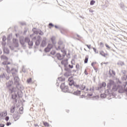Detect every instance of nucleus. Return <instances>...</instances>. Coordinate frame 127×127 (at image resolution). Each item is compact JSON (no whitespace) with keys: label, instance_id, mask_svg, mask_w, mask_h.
<instances>
[{"label":"nucleus","instance_id":"nucleus-42","mask_svg":"<svg viewBox=\"0 0 127 127\" xmlns=\"http://www.w3.org/2000/svg\"><path fill=\"white\" fill-rule=\"evenodd\" d=\"M27 82L29 84V83H31V82H32V79L31 78H29L27 79Z\"/></svg>","mask_w":127,"mask_h":127},{"label":"nucleus","instance_id":"nucleus-37","mask_svg":"<svg viewBox=\"0 0 127 127\" xmlns=\"http://www.w3.org/2000/svg\"><path fill=\"white\" fill-rule=\"evenodd\" d=\"M0 79L5 78V74L4 73H3L2 74L0 75Z\"/></svg>","mask_w":127,"mask_h":127},{"label":"nucleus","instance_id":"nucleus-56","mask_svg":"<svg viewBox=\"0 0 127 127\" xmlns=\"http://www.w3.org/2000/svg\"><path fill=\"white\" fill-rule=\"evenodd\" d=\"M88 48V49H91V45H85Z\"/></svg>","mask_w":127,"mask_h":127},{"label":"nucleus","instance_id":"nucleus-19","mask_svg":"<svg viewBox=\"0 0 127 127\" xmlns=\"http://www.w3.org/2000/svg\"><path fill=\"white\" fill-rule=\"evenodd\" d=\"M6 71L8 74H10L11 73V70H10V67L8 65H6Z\"/></svg>","mask_w":127,"mask_h":127},{"label":"nucleus","instance_id":"nucleus-28","mask_svg":"<svg viewBox=\"0 0 127 127\" xmlns=\"http://www.w3.org/2000/svg\"><path fill=\"white\" fill-rule=\"evenodd\" d=\"M100 55H101L102 56H103V57H105L106 55H107V54L105 53L104 52V51H100Z\"/></svg>","mask_w":127,"mask_h":127},{"label":"nucleus","instance_id":"nucleus-15","mask_svg":"<svg viewBox=\"0 0 127 127\" xmlns=\"http://www.w3.org/2000/svg\"><path fill=\"white\" fill-rule=\"evenodd\" d=\"M8 90L10 94H12V93H15L16 92V88L15 87H12Z\"/></svg>","mask_w":127,"mask_h":127},{"label":"nucleus","instance_id":"nucleus-54","mask_svg":"<svg viewBox=\"0 0 127 127\" xmlns=\"http://www.w3.org/2000/svg\"><path fill=\"white\" fill-rule=\"evenodd\" d=\"M74 87H76V88H77V89H78V88H79V87H80V85H78V84H74Z\"/></svg>","mask_w":127,"mask_h":127},{"label":"nucleus","instance_id":"nucleus-52","mask_svg":"<svg viewBox=\"0 0 127 127\" xmlns=\"http://www.w3.org/2000/svg\"><path fill=\"white\" fill-rule=\"evenodd\" d=\"M68 67L70 68V69H73L74 66L73 65L69 64Z\"/></svg>","mask_w":127,"mask_h":127},{"label":"nucleus","instance_id":"nucleus-64","mask_svg":"<svg viewBox=\"0 0 127 127\" xmlns=\"http://www.w3.org/2000/svg\"><path fill=\"white\" fill-rule=\"evenodd\" d=\"M0 127H4V124H0Z\"/></svg>","mask_w":127,"mask_h":127},{"label":"nucleus","instance_id":"nucleus-30","mask_svg":"<svg viewBox=\"0 0 127 127\" xmlns=\"http://www.w3.org/2000/svg\"><path fill=\"white\" fill-rule=\"evenodd\" d=\"M58 79L59 81H61V82H64V81H65V77H58Z\"/></svg>","mask_w":127,"mask_h":127},{"label":"nucleus","instance_id":"nucleus-25","mask_svg":"<svg viewBox=\"0 0 127 127\" xmlns=\"http://www.w3.org/2000/svg\"><path fill=\"white\" fill-rule=\"evenodd\" d=\"M7 113L6 112H2L0 113V117H6Z\"/></svg>","mask_w":127,"mask_h":127},{"label":"nucleus","instance_id":"nucleus-63","mask_svg":"<svg viewBox=\"0 0 127 127\" xmlns=\"http://www.w3.org/2000/svg\"><path fill=\"white\" fill-rule=\"evenodd\" d=\"M97 63H96V62H92V63H91V66H92V67H94V64H96Z\"/></svg>","mask_w":127,"mask_h":127},{"label":"nucleus","instance_id":"nucleus-41","mask_svg":"<svg viewBox=\"0 0 127 127\" xmlns=\"http://www.w3.org/2000/svg\"><path fill=\"white\" fill-rule=\"evenodd\" d=\"M2 40L3 42H4L5 41V40H6V37L5 36H3L2 37Z\"/></svg>","mask_w":127,"mask_h":127},{"label":"nucleus","instance_id":"nucleus-57","mask_svg":"<svg viewBox=\"0 0 127 127\" xmlns=\"http://www.w3.org/2000/svg\"><path fill=\"white\" fill-rule=\"evenodd\" d=\"M22 72H23L24 73H25V72H26V70H25V69H24V67L23 66V68H22Z\"/></svg>","mask_w":127,"mask_h":127},{"label":"nucleus","instance_id":"nucleus-17","mask_svg":"<svg viewBox=\"0 0 127 127\" xmlns=\"http://www.w3.org/2000/svg\"><path fill=\"white\" fill-rule=\"evenodd\" d=\"M120 87H121V85L117 86V84H115L113 85L112 90L114 92H116V91H118V89H119V88H120Z\"/></svg>","mask_w":127,"mask_h":127},{"label":"nucleus","instance_id":"nucleus-16","mask_svg":"<svg viewBox=\"0 0 127 127\" xmlns=\"http://www.w3.org/2000/svg\"><path fill=\"white\" fill-rule=\"evenodd\" d=\"M119 90L118 91L119 93H120V94H123L124 93H125V92H126V88H124V87H120V88H119Z\"/></svg>","mask_w":127,"mask_h":127},{"label":"nucleus","instance_id":"nucleus-10","mask_svg":"<svg viewBox=\"0 0 127 127\" xmlns=\"http://www.w3.org/2000/svg\"><path fill=\"white\" fill-rule=\"evenodd\" d=\"M32 31L35 34H39V35H43L44 34L43 32H42V31L40 30V32H39L35 28H33Z\"/></svg>","mask_w":127,"mask_h":127},{"label":"nucleus","instance_id":"nucleus-11","mask_svg":"<svg viewBox=\"0 0 127 127\" xmlns=\"http://www.w3.org/2000/svg\"><path fill=\"white\" fill-rule=\"evenodd\" d=\"M13 43L14 44V47L16 48H17L19 46V44L18 43V40L17 39H14L13 38L12 40Z\"/></svg>","mask_w":127,"mask_h":127},{"label":"nucleus","instance_id":"nucleus-6","mask_svg":"<svg viewBox=\"0 0 127 127\" xmlns=\"http://www.w3.org/2000/svg\"><path fill=\"white\" fill-rule=\"evenodd\" d=\"M26 40L27 41V43H28V45L29 46V48L31 49L33 46V41H31L30 39L28 37H26Z\"/></svg>","mask_w":127,"mask_h":127},{"label":"nucleus","instance_id":"nucleus-13","mask_svg":"<svg viewBox=\"0 0 127 127\" xmlns=\"http://www.w3.org/2000/svg\"><path fill=\"white\" fill-rule=\"evenodd\" d=\"M47 40V39H46V37L43 38V40H42L40 45L41 47H45V46H46V45L47 44V43L46 42Z\"/></svg>","mask_w":127,"mask_h":127},{"label":"nucleus","instance_id":"nucleus-31","mask_svg":"<svg viewBox=\"0 0 127 127\" xmlns=\"http://www.w3.org/2000/svg\"><path fill=\"white\" fill-rule=\"evenodd\" d=\"M1 58L2 59H4V60H6V61L8 60V58H7V57H6V56H1Z\"/></svg>","mask_w":127,"mask_h":127},{"label":"nucleus","instance_id":"nucleus-61","mask_svg":"<svg viewBox=\"0 0 127 127\" xmlns=\"http://www.w3.org/2000/svg\"><path fill=\"white\" fill-rule=\"evenodd\" d=\"M122 73H123L124 75H126V70H122Z\"/></svg>","mask_w":127,"mask_h":127},{"label":"nucleus","instance_id":"nucleus-47","mask_svg":"<svg viewBox=\"0 0 127 127\" xmlns=\"http://www.w3.org/2000/svg\"><path fill=\"white\" fill-rule=\"evenodd\" d=\"M93 49L95 53L96 54L99 53V51H97V49L96 48H93Z\"/></svg>","mask_w":127,"mask_h":127},{"label":"nucleus","instance_id":"nucleus-18","mask_svg":"<svg viewBox=\"0 0 127 127\" xmlns=\"http://www.w3.org/2000/svg\"><path fill=\"white\" fill-rule=\"evenodd\" d=\"M56 57H57L58 60H63V58H62V56L61 54L59 53H58L56 55Z\"/></svg>","mask_w":127,"mask_h":127},{"label":"nucleus","instance_id":"nucleus-7","mask_svg":"<svg viewBox=\"0 0 127 127\" xmlns=\"http://www.w3.org/2000/svg\"><path fill=\"white\" fill-rule=\"evenodd\" d=\"M116 84V83H115V81L112 79L109 80V82L107 84V88H109V89H111L112 88V86H114Z\"/></svg>","mask_w":127,"mask_h":127},{"label":"nucleus","instance_id":"nucleus-58","mask_svg":"<svg viewBox=\"0 0 127 127\" xmlns=\"http://www.w3.org/2000/svg\"><path fill=\"white\" fill-rule=\"evenodd\" d=\"M9 48L10 49H11V50H14V48H13V47L11 46H9Z\"/></svg>","mask_w":127,"mask_h":127},{"label":"nucleus","instance_id":"nucleus-36","mask_svg":"<svg viewBox=\"0 0 127 127\" xmlns=\"http://www.w3.org/2000/svg\"><path fill=\"white\" fill-rule=\"evenodd\" d=\"M95 2H96V1L94 0H91L90 1V5H94Z\"/></svg>","mask_w":127,"mask_h":127},{"label":"nucleus","instance_id":"nucleus-45","mask_svg":"<svg viewBox=\"0 0 127 127\" xmlns=\"http://www.w3.org/2000/svg\"><path fill=\"white\" fill-rule=\"evenodd\" d=\"M61 52L63 53V54H67V52L65 50H61Z\"/></svg>","mask_w":127,"mask_h":127},{"label":"nucleus","instance_id":"nucleus-32","mask_svg":"<svg viewBox=\"0 0 127 127\" xmlns=\"http://www.w3.org/2000/svg\"><path fill=\"white\" fill-rule=\"evenodd\" d=\"M54 47H55L56 50H57L58 51V50H61V47L60 46H59L57 48V47L56 46V45H55V46H54Z\"/></svg>","mask_w":127,"mask_h":127},{"label":"nucleus","instance_id":"nucleus-3","mask_svg":"<svg viewBox=\"0 0 127 127\" xmlns=\"http://www.w3.org/2000/svg\"><path fill=\"white\" fill-rule=\"evenodd\" d=\"M60 88L63 92L64 93H67L69 91V89L68 88V86L65 85V82L62 83L60 86Z\"/></svg>","mask_w":127,"mask_h":127},{"label":"nucleus","instance_id":"nucleus-46","mask_svg":"<svg viewBox=\"0 0 127 127\" xmlns=\"http://www.w3.org/2000/svg\"><path fill=\"white\" fill-rule=\"evenodd\" d=\"M100 97H101V98H106V95L105 94H101Z\"/></svg>","mask_w":127,"mask_h":127},{"label":"nucleus","instance_id":"nucleus-50","mask_svg":"<svg viewBox=\"0 0 127 127\" xmlns=\"http://www.w3.org/2000/svg\"><path fill=\"white\" fill-rule=\"evenodd\" d=\"M11 125V123L10 122H7L6 124V125L7 126V127H8L9 126H10Z\"/></svg>","mask_w":127,"mask_h":127},{"label":"nucleus","instance_id":"nucleus-20","mask_svg":"<svg viewBox=\"0 0 127 127\" xmlns=\"http://www.w3.org/2000/svg\"><path fill=\"white\" fill-rule=\"evenodd\" d=\"M10 113L11 114H13L14 112H15V105L12 106L10 109Z\"/></svg>","mask_w":127,"mask_h":127},{"label":"nucleus","instance_id":"nucleus-62","mask_svg":"<svg viewBox=\"0 0 127 127\" xmlns=\"http://www.w3.org/2000/svg\"><path fill=\"white\" fill-rule=\"evenodd\" d=\"M84 74L85 75H88V72H87V69H85L84 70Z\"/></svg>","mask_w":127,"mask_h":127},{"label":"nucleus","instance_id":"nucleus-23","mask_svg":"<svg viewBox=\"0 0 127 127\" xmlns=\"http://www.w3.org/2000/svg\"><path fill=\"white\" fill-rule=\"evenodd\" d=\"M81 94V90H77L76 91H74L73 93V95H75L76 96H78Z\"/></svg>","mask_w":127,"mask_h":127},{"label":"nucleus","instance_id":"nucleus-53","mask_svg":"<svg viewBox=\"0 0 127 127\" xmlns=\"http://www.w3.org/2000/svg\"><path fill=\"white\" fill-rule=\"evenodd\" d=\"M49 26H52V27H54V25L52 23H50L49 24Z\"/></svg>","mask_w":127,"mask_h":127},{"label":"nucleus","instance_id":"nucleus-49","mask_svg":"<svg viewBox=\"0 0 127 127\" xmlns=\"http://www.w3.org/2000/svg\"><path fill=\"white\" fill-rule=\"evenodd\" d=\"M58 44H59V45H62L63 44V42H62V41H59Z\"/></svg>","mask_w":127,"mask_h":127},{"label":"nucleus","instance_id":"nucleus-21","mask_svg":"<svg viewBox=\"0 0 127 127\" xmlns=\"http://www.w3.org/2000/svg\"><path fill=\"white\" fill-rule=\"evenodd\" d=\"M65 71H66L68 74H72V71L71 70V69L69 68L68 67H64Z\"/></svg>","mask_w":127,"mask_h":127},{"label":"nucleus","instance_id":"nucleus-55","mask_svg":"<svg viewBox=\"0 0 127 127\" xmlns=\"http://www.w3.org/2000/svg\"><path fill=\"white\" fill-rule=\"evenodd\" d=\"M7 40H8V41H9V40H10V35H9L7 38Z\"/></svg>","mask_w":127,"mask_h":127},{"label":"nucleus","instance_id":"nucleus-8","mask_svg":"<svg viewBox=\"0 0 127 127\" xmlns=\"http://www.w3.org/2000/svg\"><path fill=\"white\" fill-rule=\"evenodd\" d=\"M13 118L15 121H17V120H19V118H20V114L18 112H15L13 115Z\"/></svg>","mask_w":127,"mask_h":127},{"label":"nucleus","instance_id":"nucleus-34","mask_svg":"<svg viewBox=\"0 0 127 127\" xmlns=\"http://www.w3.org/2000/svg\"><path fill=\"white\" fill-rule=\"evenodd\" d=\"M50 54L51 55H55V54H56V51L55 50H52V51L50 52Z\"/></svg>","mask_w":127,"mask_h":127},{"label":"nucleus","instance_id":"nucleus-44","mask_svg":"<svg viewBox=\"0 0 127 127\" xmlns=\"http://www.w3.org/2000/svg\"><path fill=\"white\" fill-rule=\"evenodd\" d=\"M72 78H73L72 76H71L68 78V82H72V81H74L73 79H72Z\"/></svg>","mask_w":127,"mask_h":127},{"label":"nucleus","instance_id":"nucleus-35","mask_svg":"<svg viewBox=\"0 0 127 127\" xmlns=\"http://www.w3.org/2000/svg\"><path fill=\"white\" fill-rule=\"evenodd\" d=\"M71 75L70 73H68L67 72H65L64 74L65 77H69Z\"/></svg>","mask_w":127,"mask_h":127},{"label":"nucleus","instance_id":"nucleus-29","mask_svg":"<svg viewBox=\"0 0 127 127\" xmlns=\"http://www.w3.org/2000/svg\"><path fill=\"white\" fill-rule=\"evenodd\" d=\"M88 60H89V56H86L85 57V60H84L85 64H87V63H88Z\"/></svg>","mask_w":127,"mask_h":127},{"label":"nucleus","instance_id":"nucleus-27","mask_svg":"<svg viewBox=\"0 0 127 127\" xmlns=\"http://www.w3.org/2000/svg\"><path fill=\"white\" fill-rule=\"evenodd\" d=\"M19 114H20V115H22V114H23V107H21L19 108Z\"/></svg>","mask_w":127,"mask_h":127},{"label":"nucleus","instance_id":"nucleus-40","mask_svg":"<svg viewBox=\"0 0 127 127\" xmlns=\"http://www.w3.org/2000/svg\"><path fill=\"white\" fill-rule=\"evenodd\" d=\"M14 71V72H17V70L14 68V67H12L11 69V72H12V71Z\"/></svg>","mask_w":127,"mask_h":127},{"label":"nucleus","instance_id":"nucleus-33","mask_svg":"<svg viewBox=\"0 0 127 127\" xmlns=\"http://www.w3.org/2000/svg\"><path fill=\"white\" fill-rule=\"evenodd\" d=\"M86 88V85H84V84H82L81 85V87H79V89L80 90H85V89Z\"/></svg>","mask_w":127,"mask_h":127},{"label":"nucleus","instance_id":"nucleus-12","mask_svg":"<svg viewBox=\"0 0 127 127\" xmlns=\"http://www.w3.org/2000/svg\"><path fill=\"white\" fill-rule=\"evenodd\" d=\"M61 64L62 65H64V68L67 67V65H68V59H66L62 60V62H61Z\"/></svg>","mask_w":127,"mask_h":127},{"label":"nucleus","instance_id":"nucleus-60","mask_svg":"<svg viewBox=\"0 0 127 127\" xmlns=\"http://www.w3.org/2000/svg\"><path fill=\"white\" fill-rule=\"evenodd\" d=\"M76 36H77V37H78V38H79L80 39H81V38H82V37L80 36V35H78V34H76Z\"/></svg>","mask_w":127,"mask_h":127},{"label":"nucleus","instance_id":"nucleus-2","mask_svg":"<svg viewBox=\"0 0 127 127\" xmlns=\"http://www.w3.org/2000/svg\"><path fill=\"white\" fill-rule=\"evenodd\" d=\"M14 80L17 89H18V90H19V89H21V86H20V84H19V78L17 76H15L14 78Z\"/></svg>","mask_w":127,"mask_h":127},{"label":"nucleus","instance_id":"nucleus-22","mask_svg":"<svg viewBox=\"0 0 127 127\" xmlns=\"http://www.w3.org/2000/svg\"><path fill=\"white\" fill-rule=\"evenodd\" d=\"M2 65H4V66H7L8 65H10V62H8L7 61H5L2 63Z\"/></svg>","mask_w":127,"mask_h":127},{"label":"nucleus","instance_id":"nucleus-4","mask_svg":"<svg viewBox=\"0 0 127 127\" xmlns=\"http://www.w3.org/2000/svg\"><path fill=\"white\" fill-rule=\"evenodd\" d=\"M19 41L21 45L22 46H23L24 47H25V46L24 45L25 44V43H27V41H26V37L24 38V37H21L19 39Z\"/></svg>","mask_w":127,"mask_h":127},{"label":"nucleus","instance_id":"nucleus-1","mask_svg":"<svg viewBox=\"0 0 127 127\" xmlns=\"http://www.w3.org/2000/svg\"><path fill=\"white\" fill-rule=\"evenodd\" d=\"M55 37L53 36L51 38V40L52 41V44H48L47 47L44 49V52L45 53H48V52H50L51 49L54 47L55 45H56V41H55Z\"/></svg>","mask_w":127,"mask_h":127},{"label":"nucleus","instance_id":"nucleus-51","mask_svg":"<svg viewBox=\"0 0 127 127\" xmlns=\"http://www.w3.org/2000/svg\"><path fill=\"white\" fill-rule=\"evenodd\" d=\"M105 46L106 47H107V48H109V49H111V47H110V46H109V45H108L107 44H105Z\"/></svg>","mask_w":127,"mask_h":127},{"label":"nucleus","instance_id":"nucleus-59","mask_svg":"<svg viewBox=\"0 0 127 127\" xmlns=\"http://www.w3.org/2000/svg\"><path fill=\"white\" fill-rule=\"evenodd\" d=\"M99 89H102V88H103V85H102V84L100 83L99 84Z\"/></svg>","mask_w":127,"mask_h":127},{"label":"nucleus","instance_id":"nucleus-43","mask_svg":"<svg viewBox=\"0 0 127 127\" xmlns=\"http://www.w3.org/2000/svg\"><path fill=\"white\" fill-rule=\"evenodd\" d=\"M101 84L102 85V86L104 87L107 86V84L105 82H102V83H101Z\"/></svg>","mask_w":127,"mask_h":127},{"label":"nucleus","instance_id":"nucleus-24","mask_svg":"<svg viewBox=\"0 0 127 127\" xmlns=\"http://www.w3.org/2000/svg\"><path fill=\"white\" fill-rule=\"evenodd\" d=\"M3 52L4 53H5V54H9V49L8 48H4L3 49Z\"/></svg>","mask_w":127,"mask_h":127},{"label":"nucleus","instance_id":"nucleus-39","mask_svg":"<svg viewBox=\"0 0 127 127\" xmlns=\"http://www.w3.org/2000/svg\"><path fill=\"white\" fill-rule=\"evenodd\" d=\"M74 83H75V82L74 81H72L71 82H69V86H73H73H74Z\"/></svg>","mask_w":127,"mask_h":127},{"label":"nucleus","instance_id":"nucleus-14","mask_svg":"<svg viewBox=\"0 0 127 127\" xmlns=\"http://www.w3.org/2000/svg\"><path fill=\"white\" fill-rule=\"evenodd\" d=\"M41 36H38L37 37V40L35 42V45L36 46H39L40 44V42L41 41Z\"/></svg>","mask_w":127,"mask_h":127},{"label":"nucleus","instance_id":"nucleus-48","mask_svg":"<svg viewBox=\"0 0 127 127\" xmlns=\"http://www.w3.org/2000/svg\"><path fill=\"white\" fill-rule=\"evenodd\" d=\"M9 120V117L6 116L5 118V120L6 122H8Z\"/></svg>","mask_w":127,"mask_h":127},{"label":"nucleus","instance_id":"nucleus-9","mask_svg":"<svg viewBox=\"0 0 127 127\" xmlns=\"http://www.w3.org/2000/svg\"><path fill=\"white\" fill-rule=\"evenodd\" d=\"M13 84V81L12 80H9L8 82L6 83V87H7V88L8 90H9L12 87V84Z\"/></svg>","mask_w":127,"mask_h":127},{"label":"nucleus","instance_id":"nucleus-26","mask_svg":"<svg viewBox=\"0 0 127 127\" xmlns=\"http://www.w3.org/2000/svg\"><path fill=\"white\" fill-rule=\"evenodd\" d=\"M120 7L123 10H125L126 9V6H125V4H124V3L121 2L120 3Z\"/></svg>","mask_w":127,"mask_h":127},{"label":"nucleus","instance_id":"nucleus-38","mask_svg":"<svg viewBox=\"0 0 127 127\" xmlns=\"http://www.w3.org/2000/svg\"><path fill=\"white\" fill-rule=\"evenodd\" d=\"M43 125L45 126V127H49V124L47 122H43Z\"/></svg>","mask_w":127,"mask_h":127},{"label":"nucleus","instance_id":"nucleus-5","mask_svg":"<svg viewBox=\"0 0 127 127\" xmlns=\"http://www.w3.org/2000/svg\"><path fill=\"white\" fill-rule=\"evenodd\" d=\"M17 94L16 93H14L11 95V99L13 100L12 103L14 105H15L17 103Z\"/></svg>","mask_w":127,"mask_h":127}]
</instances>
